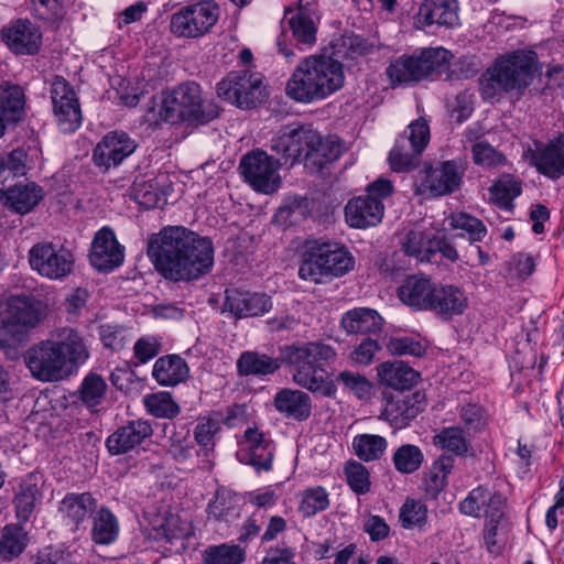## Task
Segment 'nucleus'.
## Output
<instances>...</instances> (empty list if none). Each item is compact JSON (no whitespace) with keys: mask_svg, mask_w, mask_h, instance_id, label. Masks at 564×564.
<instances>
[{"mask_svg":"<svg viewBox=\"0 0 564 564\" xmlns=\"http://www.w3.org/2000/svg\"><path fill=\"white\" fill-rule=\"evenodd\" d=\"M148 254L165 279L180 282L208 274L215 251L209 238L175 226L163 228L150 239Z\"/></svg>","mask_w":564,"mask_h":564,"instance_id":"nucleus-1","label":"nucleus"},{"mask_svg":"<svg viewBox=\"0 0 564 564\" xmlns=\"http://www.w3.org/2000/svg\"><path fill=\"white\" fill-rule=\"evenodd\" d=\"M89 358L84 337L74 328L56 330L52 338L31 347L25 362L32 376L44 382L62 380Z\"/></svg>","mask_w":564,"mask_h":564,"instance_id":"nucleus-2","label":"nucleus"},{"mask_svg":"<svg viewBox=\"0 0 564 564\" xmlns=\"http://www.w3.org/2000/svg\"><path fill=\"white\" fill-rule=\"evenodd\" d=\"M283 360L290 366L293 381L303 389L322 397H332L336 386L324 367L336 358L335 349L323 341H304L282 349Z\"/></svg>","mask_w":564,"mask_h":564,"instance_id":"nucleus-3","label":"nucleus"},{"mask_svg":"<svg viewBox=\"0 0 564 564\" xmlns=\"http://www.w3.org/2000/svg\"><path fill=\"white\" fill-rule=\"evenodd\" d=\"M283 360L290 366L293 381L303 389L322 397H332L336 386L324 367L336 358L335 349L323 341H304L282 349Z\"/></svg>","mask_w":564,"mask_h":564,"instance_id":"nucleus-4","label":"nucleus"},{"mask_svg":"<svg viewBox=\"0 0 564 564\" xmlns=\"http://www.w3.org/2000/svg\"><path fill=\"white\" fill-rule=\"evenodd\" d=\"M341 63L327 56L311 55L295 67L286 83V95L295 101L322 100L344 86Z\"/></svg>","mask_w":564,"mask_h":564,"instance_id":"nucleus-5","label":"nucleus"},{"mask_svg":"<svg viewBox=\"0 0 564 564\" xmlns=\"http://www.w3.org/2000/svg\"><path fill=\"white\" fill-rule=\"evenodd\" d=\"M218 115L219 107L213 100H204L200 86L194 82L165 93L159 109L160 119L171 124H205Z\"/></svg>","mask_w":564,"mask_h":564,"instance_id":"nucleus-6","label":"nucleus"},{"mask_svg":"<svg viewBox=\"0 0 564 564\" xmlns=\"http://www.w3.org/2000/svg\"><path fill=\"white\" fill-rule=\"evenodd\" d=\"M452 58V53L443 47L424 48L417 54L398 57L386 73L392 85H409L434 76L452 80L456 77L451 69Z\"/></svg>","mask_w":564,"mask_h":564,"instance_id":"nucleus-7","label":"nucleus"},{"mask_svg":"<svg viewBox=\"0 0 564 564\" xmlns=\"http://www.w3.org/2000/svg\"><path fill=\"white\" fill-rule=\"evenodd\" d=\"M535 54L533 52H513L500 56L484 74L481 95L494 98L500 91H521L533 77Z\"/></svg>","mask_w":564,"mask_h":564,"instance_id":"nucleus-8","label":"nucleus"},{"mask_svg":"<svg viewBox=\"0 0 564 564\" xmlns=\"http://www.w3.org/2000/svg\"><path fill=\"white\" fill-rule=\"evenodd\" d=\"M355 267V258L344 247L313 241L307 243L299 269L302 280L314 283L327 276H343Z\"/></svg>","mask_w":564,"mask_h":564,"instance_id":"nucleus-9","label":"nucleus"},{"mask_svg":"<svg viewBox=\"0 0 564 564\" xmlns=\"http://www.w3.org/2000/svg\"><path fill=\"white\" fill-rule=\"evenodd\" d=\"M217 95L241 109L252 108L267 98L263 76L249 69L232 70L217 84Z\"/></svg>","mask_w":564,"mask_h":564,"instance_id":"nucleus-10","label":"nucleus"},{"mask_svg":"<svg viewBox=\"0 0 564 564\" xmlns=\"http://www.w3.org/2000/svg\"><path fill=\"white\" fill-rule=\"evenodd\" d=\"M392 184L379 178L367 187V195L352 198L345 207L346 221L354 228H367L378 225L384 212L382 199L392 193Z\"/></svg>","mask_w":564,"mask_h":564,"instance_id":"nucleus-11","label":"nucleus"},{"mask_svg":"<svg viewBox=\"0 0 564 564\" xmlns=\"http://www.w3.org/2000/svg\"><path fill=\"white\" fill-rule=\"evenodd\" d=\"M430 126L425 118L420 117L412 121L404 132L397 139L389 154V162L393 171L404 172L414 169L420 156L430 142Z\"/></svg>","mask_w":564,"mask_h":564,"instance_id":"nucleus-12","label":"nucleus"},{"mask_svg":"<svg viewBox=\"0 0 564 564\" xmlns=\"http://www.w3.org/2000/svg\"><path fill=\"white\" fill-rule=\"evenodd\" d=\"M28 258L33 271L52 281L65 279L73 272L75 265V256L70 249L50 241L33 245Z\"/></svg>","mask_w":564,"mask_h":564,"instance_id":"nucleus-13","label":"nucleus"},{"mask_svg":"<svg viewBox=\"0 0 564 564\" xmlns=\"http://www.w3.org/2000/svg\"><path fill=\"white\" fill-rule=\"evenodd\" d=\"M281 160H275L267 152L254 150L246 153L239 163V171L252 189L262 194H273L281 186L279 170Z\"/></svg>","mask_w":564,"mask_h":564,"instance_id":"nucleus-14","label":"nucleus"},{"mask_svg":"<svg viewBox=\"0 0 564 564\" xmlns=\"http://www.w3.org/2000/svg\"><path fill=\"white\" fill-rule=\"evenodd\" d=\"M219 18L217 3L205 0L188 4L175 12L171 19L172 31L185 37H197L207 33Z\"/></svg>","mask_w":564,"mask_h":564,"instance_id":"nucleus-15","label":"nucleus"},{"mask_svg":"<svg viewBox=\"0 0 564 564\" xmlns=\"http://www.w3.org/2000/svg\"><path fill=\"white\" fill-rule=\"evenodd\" d=\"M53 112L59 130L76 131L82 124V109L73 86L63 77H55L51 85Z\"/></svg>","mask_w":564,"mask_h":564,"instance_id":"nucleus-16","label":"nucleus"},{"mask_svg":"<svg viewBox=\"0 0 564 564\" xmlns=\"http://www.w3.org/2000/svg\"><path fill=\"white\" fill-rule=\"evenodd\" d=\"M275 446L273 442L258 427H248L237 451V458L240 463L250 465L257 473L270 471L272 469Z\"/></svg>","mask_w":564,"mask_h":564,"instance_id":"nucleus-17","label":"nucleus"},{"mask_svg":"<svg viewBox=\"0 0 564 564\" xmlns=\"http://www.w3.org/2000/svg\"><path fill=\"white\" fill-rule=\"evenodd\" d=\"M138 148V143L122 130L110 131L93 151L94 163L106 170L119 166Z\"/></svg>","mask_w":564,"mask_h":564,"instance_id":"nucleus-18","label":"nucleus"},{"mask_svg":"<svg viewBox=\"0 0 564 564\" xmlns=\"http://www.w3.org/2000/svg\"><path fill=\"white\" fill-rule=\"evenodd\" d=\"M314 140H316L315 130L286 127L272 138L270 148L281 155L283 164L293 165L297 161L304 162L308 143Z\"/></svg>","mask_w":564,"mask_h":564,"instance_id":"nucleus-19","label":"nucleus"},{"mask_svg":"<svg viewBox=\"0 0 564 564\" xmlns=\"http://www.w3.org/2000/svg\"><path fill=\"white\" fill-rule=\"evenodd\" d=\"M462 175L453 161L443 162L436 166L424 170L417 192L429 193L432 196H442L453 193L459 187Z\"/></svg>","mask_w":564,"mask_h":564,"instance_id":"nucleus-20","label":"nucleus"},{"mask_svg":"<svg viewBox=\"0 0 564 564\" xmlns=\"http://www.w3.org/2000/svg\"><path fill=\"white\" fill-rule=\"evenodd\" d=\"M272 308L270 296L264 293H252L237 289L227 290L224 312L237 318L261 316Z\"/></svg>","mask_w":564,"mask_h":564,"instance_id":"nucleus-21","label":"nucleus"},{"mask_svg":"<svg viewBox=\"0 0 564 564\" xmlns=\"http://www.w3.org/2000/svg\"><path fill=\"white\" fill-rule=\"evenodd\" d=\"M153 434L147 420H133L118 427L106 440V447L111 455L127 454L140 446Z\"/></svg>","mask_w":564,"mask_h":564,"instance_id":"nucleus-22","label":"nucleus"},{"mask_svg":"<svg viewBox=\"0 0 564 564\" xmlns=\"http://www.w3.org/2000/svg\"><path fill=\"white\" fill-rule=\"evenodd\" d=\"M123 248L119 245L112 230L100 229L91 243L90 263L99 271H110L122 264Z\"/></svg>","mask_w":564,"mask_h":564,"instance_id":"nucleus-23","label":"nucleus"},{"mask_svg":"<svg viewBox=\"0 0 564 564\" xmlns=\"http://www.w3.org/2000/svg\"><path fill=\"white\" fill-rule=\"evenodd\" d=\"M2 40L15 54L31 55L39 51L42 34L31 21L18 20L2 31Z\"/></svg>","mask_w":564,"mask_h":564,"instance_id":"nucleus-24","label":"nucleus"},{"mask_svg":"<svg viewBox=\"0 0 564 564\" xmlns=\"http://www.w3.org/2000/svg\"><path fill=\"white\" fill-rule=\"evenodd\" d=\"M424 409L419 393L393 397L387 400L380 419L388 421L395 429H403Z\"/></svg>","mask_w":564,"mask_h":564,"instance_id":"nucleus-25","label":"nucleus"},{"mask_svg":"<svg viewBox=\"0 0 564 564\" xmlns=\"http://www.w3.org/2000/svg\"><path fill=\"white\" fill-rule=\"evenodd\" d=\"M43 196V188L34 182H20L0 191L3 206L21 215L30 213Z\"/></svg>","mask_w":564,"mask_h":564,"instance_id":"nucleus-26","label":"nucleus"},{"mask_svg":"<svg viewBox=\"0 0 564 564\" xmlns=\"http://www.w3.org/2000/svg\"><path fill=\"white\" fill-rule=\"evenodd\" d=\"M433 293L429 311L438 316L451 318L463 314L467 307V296L456 285L435 283Z\"/></svg>","mask_w":564,"mask_h":564,"instance_id":"nucleus-27","label":"nucleus"},{"mask_svg":"<svg viewBox=\"0 0 564 564\" xmlns=\"http://www.w3.org/2000/svg\"><path fill=\"white\" fill-rule=\"evenodd\" d=\"M434 285L435 283L426 276L410 275L398 288V296L413 311H429Z\"/></svg>","mask_w":564,"mask_h":564,"instance_id":"nucleus-28","label":"nucleus"},{"mask_svg":"<svg viewBox=\"0 0 564 564\" xmlns=\"http://www.w3.org/2000/svg\"><path fill=\"white\" fill-rule=\"evenodd\" d=\"M96 509L97 499L90 492H72L61 500L58 514L66 524L77 529Z\"/></svg>","mask_w":564,"mask_h":564,"instance_id":"nucleus-29","label":"nucleus"},{"mask_svg":"<svg viewBox=\"0 0 564 564\" xmlns=\"http://www.w3.org/2000/svg\"><path fill=\"white\" fill-rule=\"evenodd\" d=\"M273 403L276 411L289 419L305 421L312 414L311 397L301 390L282 389L274 395Z\"/></svg>","mask_w":564,"mask_h":564,"instance_id":"nucleus-30","label":"nucleus"},{"mask_svg":"<svg viewBox=\"0 0 564 564\" xmlns=\"http://www.w3.org/2000/svg\"><path fill=\"white\" fill-rule=\"evenodd\" d=\"M455 0H424L417 12V21L423 25L452 26L458 20Z\"/></svg>","mask_w":564,"mask_h":564,"instance_id":"nucleus-31","label":"nucleus"},{"mask_svg":"<svg viewBox=\"0 0 564 564\" xmlns=\"http://www.w3.org/2000/svg\"><path fill=\"white\" fill-rule=\"evenodd\" d=\"M41 303L26 296H15L8 302V316L3 323L21 327H35L42 319Z\"/></svg>","mask_w":564,"mask_h":564,"instance_id":"nucleus-32","label":"nucleus"},{"mask_svg":"<svg viewBox=\"0 0 564 564\" xmlns=\"http://www.w3.org/2000/svg\"><path fill=\"white\" fill-rule=\"evenodd\" d=\"M340 325L347 334L366 335L379 332L382 318L375 310L357 307L341 316Z\"/></svg>","mask_w":564,"mask_h":564,"instance_id":"nucleus-33","label":"nucleus"},{"mask_svg":"<svg viewBox=\"0 0 564 564\" xmlns=\"http://www.w3.org/2000/svg\"><path fill=\"white\" fill-rule=\"evenodd\" d=\"M316 140L308 143L304 156V165L313 171L321 170L325 164L340 156V144L332 138H323L315 131Z\"/></svg>","mask_w":564,"mask_h":564,"instance_id":"nucleus-34","label":"nucleus"},{"mask_svg":"<svg viewBox=\"0 0 564 564\" xmlns=\"http://www.w3.org/2000/svg\"><path fill=\"white\" fill-rule=\"evenodd\" d=\"M188 372V366L183 358L177 355H166L155 361L152 376L159 384L173 387L184 381Z\"/></svg>","mask_w":564,"mask_h":564,"instance_id":"nucleus-35","label":"nucleus"},{"mask_svg":"<svg viewBox=\"0 0 564 564\" xmlns=\"http://www.w3.org/2000/svg\"><path fill=\"white\" fill-rule=\"evenodd\" d=\"M380 382L395 390H406L413 387L419 373L402 361H386L378 366Z\"/></svg>","mask_w":564,"mask_h":564,"instance_id":"nucleus-36","label":"nucleus"},{"mask_svg":"<svg viewBox=\"0 0 564 564\" xmlns=\"http://www.w3.org/2000/svg\"><path fill=\"white\" fill-rule=\"evenodd\" d=\"M286 19L297 44L311 46L316 41L317 24L314 13L307 8L286 11Z\"/></svg>","mask_w":564,"mask_h":564,"instance_id":"nucleus-37","label":"nucleus"},{"mask_svg":"<svg viewBox=\"0 0 564 564\" xmlns=\"http://www.w3.org/2000/svg\"><path fill=\"white\" fill-rule=\"evenodd\" d=\"M536 170L553 180L564 175V149L555 143H550L536 150L532 156Z\"/></svg>","mask_w":564,"mask_h":564,"instance_id":"nucleus-38","label":"nucleus"},{"mask_svg":"<svg viewBox=\"0 0 564 564\" xmlns=\"http://www.w3.org/2000/svg\"><path fill=\"white\" fill-rule=\"evenodd\" d=\"M490 202L505 210L513 208V200L522 193V182L511 174H502L489 188Z\"/></svg>","mask_w":564,"mask_h":564,"instance_id":"nucleus-39","label":"nucleus"},{"mask_svg":"<svg viewBox=\"0 0 564 564\" xmlns=\"http://www.w3.org/2000/svg\"><path fill=\"white\" fill-rule=\"evenodd\" d=\"M93 516L91 538L97 544L108 545L115 542L119 534L117 517L107 508L96 509Z\"/></svg>","mask_w":564,"mask_h":564,"instance_id":"nucleus-40","label":"nucleus"},{"mask_svg":"<svg viewBox=\"0 0 564 564\" xmlns=\"http://www.w3.org/2000/svg\"><path fill=\"white\" fill-rule=\"evenodd\" d=\"M41 499L37 479L35 476L29 475L21 481L15 495L14 503L18 518L28 521Z\"/></svg>","mask_w":564,"mask_h":564,"instance_id":"nucleus-41","label":"nucleus"},{"mask_svg":"<svg viewBox=\"0 0 564 564\" xmlns=\"http://www.w3.org/2000/svg\"><path fill=\"white\" fill-rule=\"evenodd\" d=\"M468 434L459 426L443 427L433 436V444L457 456H467L471 448Z\"/></svg>","mask_w":564,"mask_h":564,"instance_id":"nucleus-42","label":"nucleus"},{"mask_svg":"<svg viewBox=\"0 0 564 564\" xmlns=\"http://www.w3.org/2000/svg\"><path fill=\"white\" fill-rule=\"evenodd\" d=\"M237 368L243 376H265L273 373L280 368V361L264 354L245 351L237 361Z\"/></svg>","mask_w":564,"mask_h":564,"instance_id":"nucleus-43","label":"nucleus"},{"mask_svg":"<svg viewBox=\"0 0 564 564\" xmlns=\"http://www.w3.org/2000/svg\"><path fill=\"white\" fill-rule=\"evenodd\" d=\"M25 96L19 85L3 83L0 86V107L8 120L19 121L24 115Z\"/></svg>","mask_w":564,"mask_h":564,"instance_id":"nucleus-44","label":"nucleus"},{"mask_svg":"<svg viewBox=\"0 0 564 564\" xmlns=\"http://www.w3.org/2000/svg\"><path fill=\"white\" fill-rule=\"evenodd\" d=\"M352 449L364 462L379 460L388 447L387 440L377 434H358L352 440Z\"/></svg>","mask_w":564,"mask_h":564,"instance_id":"nucleus-45","label":"nucleus"},{"mask_svg":"<svg viewBox=\"0 0 564 564\" xmlns=\"http://www.w3.org/2000/svg\"><path fill=\"white\" fill-rule=\"evenodd\" d=\"M147 411L161 419H173L180 414V405L173 399L172 394L166 391H160L148 394L143 398Z\"/></svg>","mask_w":564,"mask_h":564,"instance_id":"nucleus-46","label":"nucleus"},{"mask_svg":"<svg viewBox=\"0 0 564 564\" xmlns=\"http://www.w3.org/2000/svg\"><path fill=\"white\" fill-rule=\"evenodd\" d=\"M392 462L397 471L409 475L420 469L424 455L419 446L403 444L394 451Z\"/></svg>","mask_w":564,"mask_h":564,"instance_id":"nucleus-47","label":"nucleus"},{"mask_svg":"<svg viewBox=\"0 0 564 564\" xmlns=\"http://www.w3.org/2000/svg\"><path fill=\"white\" fill-rule=\"evenodd\" d=\"M26 546V534L18 525H7L2 530L0 539V556L6 561H11L19 556Z\"/></svg>","mask_w":564,"mask_h":564,"instance_id":"nucleus-48","label":"nucleus"},{"mask_svg":"<svg viewBox=\"0 0 564 564\" xmlns=\"http://www.w3.org/2000/svg\"><path fill=\"white\" fill-rule=\"evenodd\" d=\"M107 392L105 379L95 372H89L79 387V399L87 408L94 409L101 404Z\"/></svg>","mask_w":564,"mask_h":564,"instance_id":"nucleus-49","label":"nucleus"},{"mask_svg":"<svg viewBox=\"0 0 564 564\" xmlns=\"http://www.w3.org/2000/svg\"><path fill=\"white\" fill-rule=\"evenodd\" d=\"M453 229L464 231L470 243L482 241L488 234L485 224L477 217L467 213H455L448 218Z\"/></svg>","mask_w":564,"mask_h":564,"instance_id":"nucleus-50","label":"nucleus"},{"mask_svg":"<svg viewBox=\"0 0 564 564\" xmlns=\"http://www.w3.org/2000/svg\"><path fill=\"white\" fill-rule=\"evenodd\" d=\"M243 558L245 552L237 544L212 545L203 552L205 564H240Z\"/></svg>","mask_w":564,"mask_h":564,"instance_id":"nucleus-51","label":"nucleus"},{"mask_svg":"<svg viewBox=\"0 0 564 564\" xmlns=\"http://www.w3.org/2000/svg\"><path fill=\"white\" fill-rule=\"evenodd\" d=\"M134 199L145 208H154L163 200V192L159 188V180L137 181L133 186Z\"/></svg>","mask_w":564,"mask_h":564,"instance_id":"nucleus-52","label":"nucleus"},{"mask_svg":"<svg viewBox=\"0 0 564 564\" xmlns=\"http://www.w3.org/2000/svg\"><path fill=\"white\" fill-rule=\"evenodd\" d=\"M329 505L328 494L323 487L307 488L302 492L300 511L305 517H312L325 510Z\"/></svg>","mask_w":564,"mask_h":564,"instance_id":"nucleus-53","label":"nucleus"},{"mask_svg":"<svg viewBox=\"0 0 564 564\" xmlns=\"http://www.w3.org/2000/svg\"><path fill=\"white\" fill-rule=\"evenodd\" d=\"M345 476L348 486L357 495H365L370 490V475L361 463L349 460L345 466Z\"/></svg>","mask_w":564,"mask_h":564,"instance_id":"nucleus-54","label":"nucleus"},{"mask_svg":"<svg viewBox=\"0 0 564 564\" xmlns=\"http://www.w3.org/2000/svg\"><path fill=\"white\" fill-rule=\"evenodd\" d=\"M471 152L475 163L484 167L494 169L507 164V158L487 142L475 143Z\"/></svg>","mask_w":564,"mask_h":564,"instance_id":"nucleus-55","label":"nucleus"},{"mask_svg":"<svg viewBox=\"0 0 564 564\" xmlns=\"http://www.w3.org/2000/svg\"><path fill=\"white\" fill-rule=\"evenodd\" d=\"M219 431L220 423L217 419L203 416L194 427V440L199 446L212 448L215 446V436Z\"/></svg>","mask_w":564,"mask_h":564,"instance_id":"nucleus-56","label":"nucleus"},{"mask_svg":"<svg viewBox=\"0 0 564 564\" xmlns=\"http://www.w3.org/2000/svg\"><path fill=\"white\" fill-rule=\"evenodd\" d=\"M155 531V539H165L171 543L174 540L185 538L189 534L187 524L182 522L181 519L174 514L166 517Z\"/></svg>","mask_w":564,"mask_h":564,"instance_id":"nucleus-57","label":"nucleus"},{"mask_svg":"<svg viewBox=\"0 0 564 564\" xmlns=\"http://www.w3.org/2000/svg\"><path fill=\"white\" fill-rule=\"evenodd\" d=\"M427 509L422 502L408 499L400 510V521L403 528L410 529L424 524Z\"/></svg>","mask_w":564,"mask_h":564,"instance_id":"nucleus-58","label":"nucleus"},{"mask_svg":"<svg viewBox=\"0 0 564 564\" xmlns=\"http://www.w3.org/2000/svg\"><path fill=\"white\" fill-rule=\"evenodd\" d=\"M488 489L479 486L473 489L468 496L459 503V510L463 514L469 517H480L481 511L485 512L487 505Z\"/></svg>","mask_w":564,"mask_h":564,"instance_id":"nucleus-59","label":"nucleus"},{"mask_svg":"<svg viewBox=\"0 0 564 564\" xmlns=\"http://www.w3.org/2000/svg\"><path fill=\"white\" fill-rule=\"evenodd\" d=\"M338 380L359 399H368L371 394L372 384L360 373L341 371L338 375Z\"/></svg>","mask_w":564,"mask_h":564,"instance_id":"nucleus-60","label":"nucleus"},{"mask_svg":"<svg viewBox=\"0 0 564 564\" xmlns=\"http://www.w3.org/2000/svg\"><path fill=\"white\" fill-rule=\"evenodd\" d=\"M380 349L381 346L376 339L366 337L349 352V359L355 365L369 366Z\"/></svg>","mask_w":564,"mask_h":564,"instance_id":"nucleus-61","label":"nucleus"},{"mask_svg":"<svg viewBox=\"0 0 564 564\" xmlns=\"http://www.w3.org/2000/svg\"><path fill=\"white\" fill-rule=\"evenodd\" d=\"M388 350L392 355L403 356L410 355L421 357L425 354V346L411 337H394L387 344Z\"/></svg>","mask_w":564,"mask_h":564,"instance_id":"nucleus-62","label":"nucleus"},{"mask_svg":"<svg viewBox=\"0 0 564 564\" xmlns=\"http://www.w3.org/2000/svg\"><path fill=\"white\" fill-rule=\"evenodd\" d=\"M169 441V453L178 463L187 462L196 453L195 446L188 440L187 434L174 433Z\"/></svg>","mask_w":564,"mask_h":564,"instance_id":"nucleus-63","label":"nucleus"},{"mask_svg":"<svg viewBox=\"0 0 564 564\" xmlns=\"http://www.w3.org/2000/svg\"><path fill=\"white\" fill-rule=\"evenodd\" d=\"M366 44L356 35H345L335 45V54L341 58L354 59L359 55L365 54Z\"/></svg>","mask_w":564,"mask_h":564,"instance_id":"nucleus-64","label":"nucleus"}]
</instances>
